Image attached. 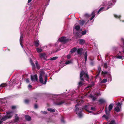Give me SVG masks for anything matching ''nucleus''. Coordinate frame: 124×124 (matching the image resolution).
I'll return each instance as SVG.
<instances>
[{"label":"nucleus","instance_id":"nucleus-1","mask_svg":"<svg viewBox=\"0 0 124 124\" xmlns=\"http://www.w3.org/2000/svg\"><path fill=\"white\" fill-rule=\"evenodd\" d=\"M79 104H76L75 106L76 108L75 110V111L76 112V113L78 115V117L80 118L82 117L83 115L81 113L82 111V109L80 108H78L77 107L79 105Z\"/></svg>","mask_w":124,"mask_h":124},{"label":"nucleus","instance_id":"nucleus-2","mask_svg":"<svg viewBox=\"0 0 124 124\" xmlns=\"http://www.w3.org/2000/svg\"><path fill=\"white\" fill-rule=\"evenodd\" d=\"M83 76L85 78V79L88 81L89 78V75L87 73H85L84 70H82L81 71L80 74V79L81 80L84 81V79L83 78Z\"/></svg>","mask_w":124,"mask_h":124},{"label":"nucleus","instance_id":"nucleus-3","mask_svg":"<svg viewBox=\"0 0 124 124\" xmlns=\"http://www.w3.org/2000/svg\"><path fill=\"white\" fill-rule=\"evenodd\" d=\"M59 40L60 42H63L65 43L68 41L69 40L68 39H67L66 37H62L59 39Z\"/></svg>","mask_w":124,"mask_h":124},{"label":"nucleus","instance_id":"nucleus-4","mask_svg":"<svg viewBox=\"0 0 124 124\" xmlns=\"http://www.w3.org/2000/svg\"><path fill=\"white\" fill-rule=\"evenodd\" d=\"M65 102L64 101H62L60 100V98H58L57 99L55 103L56 105H60L64 103Z\"/></svg>","mask_w":124,"mask_h":124},{"label":"nucleus","instance_id":"nucleus-5","mask_svg":"<svg viewBox=\"0 0 124 124\" xmlns=\"http://www.w3.org/2000/svg\"><path fill=\"white\" fill-rule=\"evenodd\" d=\"M7 116L8 118H11L13 115V112L12 111H8L7 112Z\"/></svg>","mask_w":124,"mask_h":124},{"label":"nucleus","instance_id":"nucleus-6","mask_svg":"<svg viewBox=\"0 0 124 124\" xmlns=\"http://www.w3.org/2000/svg\"><path fill=\"white\" fill-rule=\"evenodd\" d=\"M31 79L32 81H34L35 80L37 81L38 80L37 75L36 74L35 75H31Z\"/></svg>","mask_w":124,"mask_h":124},{"label":"nucleus","instance_id":"nucleus-7","mask_svg":"<svg viewBox=\"0 0 124 124\" xmlns=\"http://www.w3.org/2000/svg\"><path fill=\"white\" fill-rule=\"evenodd\" d=\"M39 56L40 58H43L44 59V60L46 59L45 58L46 56V54L45 53L40 54H39Z\"/></svg>","mask_w":124,"mask_h":124},{"label":"nucleus","instance_id":"nucleus-8","mask_svg":"<svg viewBox=\"0 0 124 124\" xmlns=\"http://www.w3.org/2000/svg\"><path fill=\"white\" fill-rule=\"evenodd\" d=\"M21 35L20 39V42L21 46L23 47V45H22V41L23 40V33H20Z\"/></svg>","mask_w":124,"mask_h":124},{"label":"nucleus","instance_id":"nucleus-9","mask_svg":"<svg viewBox=\"0 0 124 124\" xmlns=\"http://www.w3.org/2000/svg\"><path fill=\"white\" fill-rule=\"evenodd\" d=\"M90 106L89 105H85V106H83V108L82 109V110L83 109H85L86 111L90 109Z\"/></svg>","mask_w":124,"mask_h":124},{"label":"nucleus","instance_id":"nucleus-10","mask_svg":"<svg viewBox=\"0 0 124 124\" xmlns=\"http://www.w3.org/2000/svg\"><path fill=\"white\" fill-rule=\"evenodd\" d=\"M83 50V49L82 48H78L77 51V53L78 54L81 55L82 54V52Z\"/></svg>","mask_w":124,"mask_h":124},{"label":"nucleus","instance_id":"nucleus-11","mask_svg":"<svg viewBox=\"0 0 124 124\" xmlns=\"http://www.w3.org/2000/svg\"><path fill=\"white\" fill-rule=\"evenodd\" d=\"M15 119L14 120V121L15 122H17L19 120V118L18 117V114H15Z\"/></svg>","mask_w":124,"mask_h":124},{"label":"nucleus","instance_id":"nucleus-12","mask_svg":"<svg viewBox=\"0 0 124 124\" xmlns=\"http://www.w3.org/2000/svg\"><path fill=\"white\" fill-rule=\"evenodd\" d=\"M79 44L83 45L85 43V40L83 39H80L79 40Z\"/></svg>","mask_w":124,"mask_h":124},{"label":"nucleus","instance_id":"nucleus-13","mask_svg":"<svg viewBox=\"0 0 124 124\" xmlns=\"http://www.w3.org/2000/svg\"><path fill=\"white\" fill-rule=\"evenodd\" d=\"M95 12L94 11H93L91 14V16H92V17L90 18V21L92 20L93 18L95 16Z\"/></svg>","mask_w":124,"mask_h":124},{"label":"nucleus","instance_id":"nucleus-14","mask_svg":"<svg viewBox=\"0 0 124 124\" xmlns=\"http://www.w3.org/2000/svg\"><path fill=\"white\" fill-rule=\"evenodd\" d=\"M25 117L26 120L27 121H29L31 120V118L30 116L28 115L25 116Z\"/></svg>","mask_w":124,"mask_h":124},{"label":"nucleus","instance_id":"nucleus-15","mask_svg":"<svg viewBox=\"0 0 124 124\" xmlns=\"http://www.w3.org/2000/svg\"><path fill=\"white\" fill-rule=\"evenodd\" d=\"M39 43L38 40L35 41H34V45L36 47H38L39 46Z\"/></svg>","mask_w":124,"mask_h":124},{"label":"nucleus","instance_id":"nucleus-16","mask_svg":"<svg viewBox=\"0 0 124 124\" xmlns=\"http://www.w3.org/2000/svg\"><path fill=\"white\" fill-rule=\"evenodd\" d=\"M113 106V104H110L108 106V109L109 111H111L112 109Z\"/></svg>","mask_w":124,"mask_h":124},{"label":"nucleus","instance_id":"nucleus-17","mask_svg":"<svg viewBox=\"0 0 124 124\" xmlns=\"http://www.w3.org/2000/svg\"><path fill=\"white\" fill-rule=\"evenodd\" d=\"M91 16V14H89L88 13H85L84 15V16L85 18H88Z\"/></svg>","mask_w":124,"mask_h":124},{"label":"nucleus","instance_id":"nucleus-18","mask_svg":"<svg viewBox=\"0 0 124 124\" xmlns=\"http://www.w3.org/2000/svg\"><path fill=\"white\" fill-rule=\"evenodd\" d=\"M105 113L107 116H109L110 115L109 111L107 110V108L106 107L105 108Z\"/></svg>","mask_w":124,"mask_h":124},{"label":"nucleus","instance_id":"nucleus-19","mask_svg":"<svg viewBox=\"0 0 124 124\" xmlns=\"http://www.w3.org/2000/svg\"><path fill=\"white\" fill-rule=\"evenodd\" d=\"M48 111L52 112H55V110L54 109L51 108H49L47 109Z\"/></svg>","mask_w":124,"mask_h":124},{"label":"nucleus","instance_id":"nucleus-20","mask_svg":"<svg viewBox=\"0 0 124 124\" xmlns=\"http://www.w3.org/2000/svg\"><path fill=\"white\" fill-rule=\"evenodd\" d=\"M99 101L101 104H102L105 102V100L103 99H100L99 100Z\"/></svg>","mask_w":124,"mask_h":124},{"label":"nucleus","instance_id":"nucleus-21","mask_svg":"<svg viewBox=\"0 0 124 124\" xmlns=\"http://www.w3.org/2000/svg\"><path fill=\"white\" fill-rule=\"evenodd\" d=\"M77 50L76 47H75L72 48L70 52L71 53H73L76 51Z\"/></svg>","mask_w":124,"mask_h":124},{"label":"nucleus","instance_id":"nucleus-22","mask_svg":"<svg viewBox=\"0 0 124 124\" xmlns=\"http://www.w3.org/2000/svg\"><path fill=\"white\" fill-rule=\"evenodd\" d=\"M39 82L41 83H42L43 84V81L42 78V77H39Z\"/></svg>","mask_w":124,"mask_h":124},{"label":"nucleus","instance_id":"nucleus-23","mask_svg":"<svg viewBox=\"0 0 124 124\" xmlns=\"http://www.w3.org/2000/svg\"><path fill=\"white\" fill-rule=\"evenodd\" d=\"M45 72L43 71H40V75L39 77H42L43 76L45 75Z\"/></svg>","mask_w":124,"mask_h":124},{"label":"nucleus","instance_id":"nucleus-24","mask_svg":"<svg viewBox=\"0 0 124 124\" xmlns=\"http://www.w3.org/2000/svg\"><path fill=\"white\" fill-rule=\"evenodd\" d=\"M7 86V84L6 83H2L0 85V87H5Z\"/></svg>","mask_w":124,"mask_h":124},{"label":"nucleus","instance_id":"nucleus-25","mask_svg":"<svg viewBox=\"0 0 124 124\" xmlns=\"http://www.w3.org/2000/svg\"><path fill=\"white\" fill-rule=\"evenodd\" d=\"M85 61L86 62V61L87 58V52H86L84 54Z\"/></svg>","mask_w":124,"mask_h":124},{"label":"nucleus","instance_id":"nucleus-26","mask_svg":"<svg viewBox=\"0 0 124 124\" xmlns=\"http://www.w3.org/2000/svg\"><path fill=\"white\" fill-rule=\"evenodd\" d=\"M36 50L38 53H39L42 51V50L41 49L39 48H37L36 49Z\"/></svg>","mask_w":124,"mask_h":124},{"label":"nucleus","instance_id":"nucleus-27","mask_svg":"<svg viewBox=\"0 0 124 124\" xmlns=\"http://www.w3.org/2000/svg\"><path fill=\"white\" fill-rule=\"evenodd\" d=\"M85 21L83 20H82L81 21L80 23V24L82 26H83L84 24V23H85Z\"/></svg>","mask_w":124,"mask_h":124},{"label":"nucleus","instance_id":"nucleus-28","mask_svg":"<svg viewBox=\"0 0 124 124\" xmlns=\"http://www.w3.org/2000/svg\"><path fill=\"white\" fill-rule=\"evenodd\" d=\"M115 110L117 112H119L120 111V109L119 107H116L115 108Z\"/></svg>","mask_w":124,"mask_h":124},{"label":"nucleus","instance_id":"nucleus-29","mask_svg":"<svg viewBox=\"0 0 124 124\" xmlns=\"http://www.w3.org/2000/svg\"><path fill=\"white\" fill-rule=\"evenodd\" d=\"M80 28V27L79 25L76 26L75 27V29L77 31L79 30Z\"/></svg>","mask_w":124,"mask_h":124},{"label":"nucleus","instance_id":"nucleus-30","mask_svg":"<svg viewBox=\"0 0 124 124\" xmlns=\"http://www.w3.org/2000/svg\"><path fill=\"white\" fill-rule=\"evenodd\" d=\"M8 118L6 116L3 117L1 118V120L3 121H5Z\"/></svg>","mask_w":124,"mask_h":124},{"label":"nucleus","instance_id":"nucleus-31","mask_svg":"<svg viewBox=\"0 0 124 124\" xmlns=\"http://www.w3.org/2000/svg\"><path fill=\"white\" fill-rule=\"evenodd\" d=\"M108 73V72L107 71H104L103 72V71H102L101 72V74L102 75H103V76L104 77L105 75L106 74H107Z\"/></svg>","mask_w":124,"mask_h":124},{"label":"nucleus","instance_id":"nucleus-32","mask_svg":"<svg viewBox=\"0 0 124 124\" xmlns=\"http://www.w3.org/2000/svg\"><path fill=\"white\" fill-rule=\"evenodd\" d=\"M35 64L37 67V69H39L40 68V66L38 63V62L37 61L36 62Z\"/></svg>","mask_w":124,"mask_h":124},{"label":"nucleus","instance_id":"nucleus-33","mask_svg":"<svg viewBox=\"0 0 124 124\" xmlns=\"http://www.w3.org/2000/svg\"><path fill=\"white\" fill-rule=\"evenodd\" d=\"M24 102L25 103L28 104L30 102V100L28 99H25L24 100Z\"/></svg>","mask_w":124,"mask_h":124},{"label":"nucleus","instance_id":"nucleus-34","mask_svg":"<svg viewBox=\"0 0 124 124\" xmlns=\"http://www.w3.org/2000/svg\"><path fill=\"white\" fill-rule=\"evenodd\" d=\"M84 82V81L81 80V81L78 83V85H79L80 86L82 85H84V84L83 83Z\"/></svg>","mask_w":124,"mask_h":124},{"label":"nucleus","instance_id":"nucleus-35","mask_svg":"<svg viewBox=\"0 0 124 124\" xmlns=\"http://www.w3.org/2000/svg\"><path fill=\"white\" fill-rule=\"evenodd\" d=\"M107 81V79H104L103 80L101 81V83H106Z\"/></svg>","mask_w":124,"mask_h":124},{"label":"nucleus","instance_id":"nucleus-36","mask_svg":"<svg viewBox=\"0 0 124 124\" xmlns=\"http://www.w3.org/2000/svg\"><path fill=\"white\" fill-rule=\"evenodd\" d=\"M109 124H116L115 121L114 120H112L110 122Z\"/></svg>","mask_w":124,"mask_h":124},{"label":"nucleus","instance_id":"nucleus-37","mask_svg":"<svg viewBox=\"0 0 124 124\" xmlns=\"http://www.w3.org/2000/svg\"><path fill=\"white\" fill-rule=\"evenodd\" d=\"M58 58V57L55 56L52 58L50 60H56Z\"/></svg>","mask_w":124,"mask_h":124},{"label":"nucleus","instance_id":"nucleus-38","mask_svg":"<svg viewBox=\"0 0 124 124\" xmlns=\"http://www.w3.org/2000/svg\"><path fill=\"white\" fill-rule=\"evenodd\" d=\"M114 16L115 18H120L121 17L120 16H118L116 15H114Z\"/></svg>","mask_w":124,"mask_h":124},{"label":"nucleus","instance_id":"nucleus-39","mask_svg":"<svg viewBox=\"0 0 124 124\" xmlns=\"http://www.w3.org/2000/svg\"><path fill=\"white\" fill-rule=\"evenodd\" d=\"M98 73H99V74H100L101 70V67L100 66H99L98 67Z\"/></svg>","mask_w":124,"mask_h":124},{"label":"nucleus","instance_id":"nucleus-40","mask_svg":"<svg viewBox=\"0 0 124 124\" xmlns=\"http://www.w3.org/2000/svg\"><path fill=\"white\" fill-rule=\"evenodd\" d=\"M104 8H105L104 7H102L101 8H100L99 9V11H98V13H99V12L103 10V9Z\"/></svg>","mask_w":124,"mask_h":124},{"label":"nucleus","instance_id":"nucleus-41","mask_svg":"<svg viewBox=\"0 0 124 124\" xmlns=\"http://www.w3.org/2000/svg\"><path fill=\"white\" fill-rule=\"evenodd\" d=\"M86 33V30H85L84 31H83L82 32V35H84Z\"/></svg>","mask_w":124,"mask_h":124},{"label":"nucleus","instance_id":"nucleus-42","mask_svg":"<svg viewBox=\"0 0 124 124\" xmlns=\"http://www.w3.org/2000/svg\"><path fill=\"white\" fill-rule=\"evenodd\" d=\"M102 117H104L106 119H108L109 118L108 116H106L105 115H104L102 116Z\"/></svg>","mask_w":124,"mask_h":124},{"label":"nucleus","instance_id":"nucleus-43","mask_svg":"<svg viewBox=\"0 0 124 124\" xmlns=\"http://www.w3.org/2000/svg\"><path fill=\"white\" fill-rule=\"evenodd\" d=\"M80 32H76V36L78 37L80 36Z\"/></svg>","mask_w":124,"mask_h":124},{"label":"nucleus","instance_id":"nucleus-44","mask_svg":"<svg viewBox=\"0 0 124 124\" xmlns=\"http://www.w3.org/2000/svg\"><path fill=\"white\" fill-rule=\"evenodd\" d=\"M104 67L105 68V69L107 68L108 67L107 64L106 63H105L104 64Z\"/></svg>","mask_w":124,"mask_h":124},{"label":"nucleus","instance_id":"nucleus-45","mask_svg":"<svg viewBox=\"0 0 124 124\" xmlns=\"http://www.w3.org/2000/svg\"><path fill=\"white\" fill-rule=\"evenodd\" d=\"M47 81V76L46 75L45 76V81L44 82V83H43V84H46V82Z\"/></svg>","mask_w":124,"mask_h":124},{"label":"nucleus","instance_id":"nucleus-46","mask_svg":"<svg viewBox=\"0 0 124 124\" xmlns=\"http://www.w3.org/2000/svg\"><path fill=\"white\" fill-rule=\"evenodd\" d=\"M91 97L92 98V100L93 101H94L96 100V98L95 97H94L92 95Z\"/></svg>","mask_w":124,"mask_h":124},{"label":"nucleus","instance_id":"nucleus-47","mask_svg":"<svg viewBox=\"0 0 124 124\" xmlns=\"http://www.w3.org/2000/svg\"><path fill=\"white\" fill-rule=\"evenodd\" d=\"M71 63V61H70V60L66 61L65 62V64H68Z\"/></svg>","mask_w":124,"mask_h":124},{"label":"nucleus","instance_id":"nucleus-48","mask_svg":"<svg viewBox=\"0 0 124 124\" xmlns=\"http://www.w3.org/2000/svg\"><path fill=\"white\" fill-rule=\"evenodd\" d=\"M31 65L32 66V68L33 69H34L35 68V64L34 63H32V64H31Z\"/></svg>","mask_w":124,"mask_h":124},{"label":"nucleus","instance_id":"nucleus-49","mask_svg":"<svg viewBox=\"0 0 124 124\" xmlns=\"http://www.w3.org/2000/svg\"><path fill=\"white\" fill-rule=\"evenodd\" d=\"M30 61L31 64L34 63L33 62L32 59L31 58L30 59Z\"/></svg>","mask_w":124,"mask_h":124},{"label":"nucleus","instance_id":"nucleus-50","mask_svg":"<svg viewBox=\"0 0 124 124\" xmlns=\"http://www.w3.org/2000/svg\"><path fill=\"white\" fill-rule=\"evenodd\" d=\"M67 58L68 59H69L71 58V56L70 54H69L67 56Z\"/></svg>","mask_w":124,"mask_h":124},{"label":"nucleus","instance_id":"nucleus-51","mask_svg":"<svg viewBox=\"0 0 124 124\" xmlns=\"http://www.w3.org/2000/svg\"><path fill=\"white\" fill-rule=\"evenodd\" d=\"M117 58L119 59H122V56L118 55L117 56Z\"/></svg>","mask_w":124,"mask_h":124},{"label":"nucleus","instance_id":"nucleus-52","mask_svg":"<svg viewBox=\"0 0 124 124\" xmlns=\"http://www.w3.org/2000/svg\"><path fill=\"white\" fill-rule=\"evenodd\" d=\"M94 83L93 82L91 85L89 86V87L91 88L94 85Z\"/></svg>","mask_w":124,"mask_h":124},{"label":"nucleus","instance_id":"nucleus-53","mask_svg":"<svg viewBox=\"0 0 124 124\" xmlns=\"http://www.w3.org/2000/svg\"><path fill=\"white\" fill-rule=\"evenodd\" d=\"M90 108H91V110H95V107H90Z\"/></svg>","mask_w":124,"mask_h":124},{"label":"nucleus","instance_id":"nucleus-54","mask_svg":"<svg viewBox=\"0 0 124 124\" xmlns=\"http://www.w3.org/2000/svg\"><path fill=\"white\" fill-rule=\"evenodd\" d=\"M41 112L42 113L45 114H47V112L46 111H41Z\"/></svg>","mask_w":124,"mask_h":124},{"label":"nucleus","instance_id":"nucleus-55","mask_svg":"<svg viewBox=\"0 0 124 124\" xmlns=\"http://www.w3.org/2000/svg\"><path fill=\"white\" fill-rule=\"evenodd\" d=\"M94 63L92 61L91 62H90V65L92 66H93V65H94Z\"/></svg>","mask_w":124,"mask_h":124},{"label":"nucleus","instance_id":"nucleus-56","mask_svg":"<svg viewBox=\"0 0 124 124\" xmlns=\"http://www.w3.org/2000/svg\"><path fill=\"white\" fill-rule=\"evenodd\" d=\"M111 7V5H109L108 7H107V9L106 10H107L109 8H110Z\"/></svg>","mask_w":124,"mask_h":124},{"label":"nucleus","instance_id":"nucleus-57","mask_svg":"<svg viewBox=\"0 0 124 124\" xmlns=\"http://www.w3.org/2000/svg\"><path fill=\"white\" fill-rule=\"evenodd\" d=\"M26 82L27 83H29V78H27L26 79Z\"/></svg>","mask_w":124,"mask_h":124},{"label":"nucleus","instance_id":"nucleus-58","mask_svg":"<svg viewBox=\"0 0 124 124\" xmlns=\"http://www.w3.org/2000/svg\"><path fill=\"white\" fill-rule=\"evenodd\" d=\"M38 105L36 104H35L34 105V108H38Z\"/></svg>","mask_w":124,"mask_h":124},{"label":"nucleus","instance_id":"nucleus-59","mask_svg":"<svg viewBox=\"0 0 124 124\" xmlns=\"http://www.w3.org/2000/svg\"><path fill=\"white\" fill-rule=\"evenodd\" d=\"M100 74L98 73L95 76V78L96 79L99 76Z\"/></svg>","mask_w":124,"mask_h":124},{"label":"nucleus","instance_id":"nucleus-60","mask_svg":"<svg viewBox=\"0 0 124 124\" xmlns=\"http://www.w3.org/2000/svg\"><path fill=\"white\" fill-rule=\"evenodd\" d=\"M16 108V107L15 106H12V109H14Z\"/></svg>","mask_w":124,"mask_h":124},{"label":"nucleus","instance_id":"nucleus-61","mask_svg":"<svg viewBox=\"0 0 124 124\" xmlns=\"http://www.w3.org/2000/svg\"><path fill=\"white\" fill-rule=\"evenodd\" d=\"M117 105L118 106H121L120 103H118L117 104Z\"/></svg>","mask_w":124,"mask_h":124},{"label":"nucleus","instance_id":"nucleus-62","mask_svg":"<svg viewBox=\"0 0 124 124\" xmlns=\"http://www.w3.org/2000/svg\"><path fill=\"white\" fill-rule=\"evenodd\" d=\"M121 40L123 42V44L124 45V39L123 38H122Z\"/></svg>","mask_w":124,"mask_h":124},{"label":"nucleus","instance_id":"nucleus-63","mask_svg":"<svg viewBox=\"0 0 124 124\" xmlns=\"http://www.w3.org/2000/svg\"><path fill=\"white\" fill-rule=\"evenodd\" d=\"M87 112H89V113H92V112L91 111H90L89 110H87Z\"/></svg>","mask_w":124,"mask_h":124},{"label":"nucleus","instance_id":"nucleus-64","mask_svg":"<svg viewBox=\"0 0 124 124\" xmlns=\"http://www.w3.org/2000/svg\"><path fill=\"white\" fill-rule=\"evenodd\" d=\"M61 122H62V123L64 122V121L63 119H61Z\"/></svg>","mask_w":124,"mask_h":124}]
</instances>
